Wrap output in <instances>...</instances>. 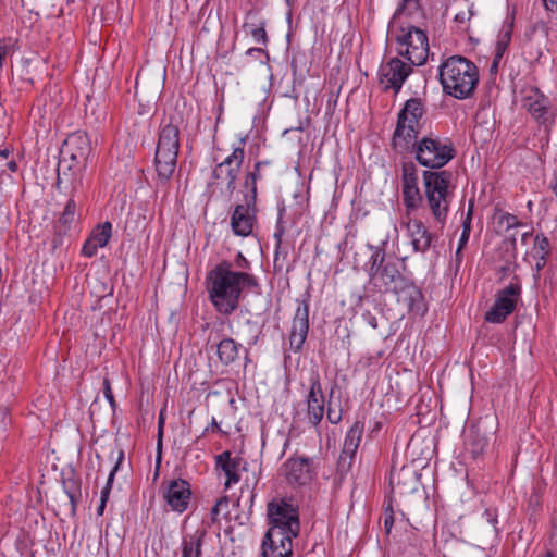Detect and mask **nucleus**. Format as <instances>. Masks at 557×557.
Wrapping results in <instances>:
<instances>
[{"label": "nucleus", "instance_id": "53", "mask_svg": "<svg viewBox=\"0 0 557 557\" xmlns=\"http://www.w3.org/2000/svg\"><path fill=\"white\" fill-rule=\"evenodd\" d=\"M550 188L553 193L557 196V171L553 175V180L550 182Z\"/></svg>", "mask_w": 557, "mask_h": 557}, {"label": "nucleus", "instance_id": "10", "mask_svg": "<svg viewBox=\"0 0 557 557\" xmlns=\"http://www.w3.org/2000/svg\"><path fill=\"white\" fill-rule=\"evenodd\" d=\"M438 76L444 91L457 99L470 96L479 82V72H438Z\"/></svg>", "mask_w": 557, "mask_h": 557}, {"label": "nucleus", "instance_id": "34", "mask_svg": "<svg viewBox=\"0 0 557 557\" xmlns=\"http://www.w3.org/2000/svg\"><path fill=\"white\" fill-rule=\"evenodd\" d=\"M532 251L534 256L547 257L549 253L548 239L545 236L536 235Z\"/></svg>", "mask_w": 557, "mask_h": 557}, {"label": "nucleus", "instance_id": "39", "mask_svg": "<svg viewBox=\"0 0 557 557\" xmlns=\"http://www.w3.org/2000/svg\"><path fill=\"white\" fill-rule=\"evenodd\" d=\"M103 394H104V397L107 398V400L109 401L111 408L114 409L116 406V403H115L114 396L112 394L109 379L103 380Z\"/></svg>", "mask_w": 557, "mask_h": 557}, {"label": "nucleus", "instance_id": "48", "mask_svg": "<svg viewBox=\"0 0 557 557\" xmlns=\"http://www.w3.org/2000/svg\"><path fill=\"white\" fill-rule=\"evenodd\" d=\"M261 165H262L261 161L256 162L253 170L251 172H248L246 175L253 176L255 180H260L261 178V173H260Z\"/></svg>", "mask_w": 557, "mask_h": 557}, {"label": "nucleus", "instance_id": "2", "mask_svg": "<svg viewBox=\"0 0 557 557\" xmlns=\"http://www.w3.org/2000/svg\"><path fill=\"white\" fill-rule=\"evenodd\" d=\"M371 250L368 269L370 284L380 293L393 292L397 296V301L405 305L409 311L421 310L422 294L399 272L397 262L387 259L385 250L380 247L371 246Z\"/></svg>", "mask_w": 557, "mask_h": 557}, {"label": "nucleus", "instance_id": "36", "mask_svg": "<svg viewBox=\"0 0 557 557\" xmlns=\"http://www.w3.org/2000/svg\"><path fill=\"white\" fill-rule=\"evenodd\" d=\"M499 224H504L506 226V228H512V227H518L521 225L520 221L518 220V218L513 214H510V213H504L500 218H499Z\"/></svg>", "mask_w": 557, "mask_h": 557}, {"label": "nucleus", "instance_id": "37", "mask_svg": "<svg viewBox=\"0 0 557 557\" xmlns=\"http://www.w3.org/2000/svg\"><path fill=\"white\" fill-rule=\"evenodd\" d=\"M472 15H473L472 5H470V7H467L466 9H463V10H460L458 13H456L454 20L457 23L463 24V23L470 21Z\"/></svg>", "mask_w": 557, "mask_h": 557}, {"label": "nucleus", "instance_id": "60", "mask_svg": "<svg viewBox=\"0 0 557 557\" xmlns=\"http://www.w3.org/2000/svg\"><path fill=\"white\" fill-rule=\"evenodd\" d=\"M294 0H286L287 5H293Z\"/></svg>", "mask_w": 557, "mask_h": 557}, {"label": "nucleus", "instance_id": "29", "mask_svg": "<svg viewBox=\"0 0 557 557\" xmlns=\"http://www.w3.org/2000/svg\"><path fill=\"white\" fill-rule=\"evenodd\" d=\"M111 233H112V224L110 222H104L91 232L89 238L99 248H102L109 243Z\"/></svg>", "mask_w": 557, "mask_h": 557}, {"label": "nucleus", "instance_id": "35", "mask_svg": "<svg viewBox=\"0 0 557 557\" xmlns=\"http://www.w3.org/2000/svg\"><path fill=\"white\" fill-rule=\"evenodd\" d=\"M227 506H228L227 497L224 496L216 500L215 505L211 508V511H210L211 521L213 523L216 522L221 508H223V507L227 508Z\"/></svg>", "mask_w": 557, "mask_h": 557}, {"label": "nucleus", "instance_id": "49", "mask_svg": "<svg viewBox=\"0 0 557 557\" xmlns=\"http://www.w3.org/2000/svg\"><path fill=\"white\" fill-rule=\"evenodd\" d=\"M8 53H9V48L5 45H2L0 42V67L3 66V60L5 59Z\"/></svg>", "mask_w": 557, "mask_h": 557}, {"label": "nucleus", "instance_id": "42", "mask_svg": "<svg viewBox=\"0 0 557 557\" xmlns=\"http://www.w3.org/2000/svg\"><path fill=\"white\" fill-rule=\"evenodd\" d=\"M393 524H394L393 509H392L391 505H388V507L385 510V516H384V528H385V531L387 534L391 532Z\"/></svg>", "mask_w": 557, "mask_h": 557}, {"label": "nucleus", "instance_id": "27", "mask_svg": "<svg viewBox=\"0 0 557 557\" xmlns=\"http://www.w3.org/2000/svg\"><path fill=\"white\" fill-rule=\"evenodd\" d=\"M419 33H423L421 29L408 25V26H400L397 30L395 37L396 41L398 44V51L401 53V49H406V47L412 49L413 47H417L416 38L418 37Z\"/></svg>", "mask_w": 557, "mask_h": 557}, {"label": "nucleus", "instance_id": "56", "mask_svg": "<svg viewBox=\"0 0 557 557\" xmlns=\"http://www.w3.org/2000/svg\"><path fill=\"white\" fill-rule=\"evenodd\" d=\"M369 324H370L373 329H376V327H377L376 319H375L374 317H370V319H369Z\"/></svg>", "mask_w": 557, "mask_h": 557}, {"label": "nucleus", "instance_id": "52", "mask_svg": "<svg viewBox=\"0 0 557 557\" xmlns=\"http://www.w3.org/2000/svg\"><path fill=\"white\" fill-rule=\"evenodd\" d=\"M547 10H557V0H543Z\"/></svg>", "mask_w": 557, "mask_h": 557}, {"label": "nucleus", "instance_id": "20", "mask_svg": "<svg viewBox=\"0 0 557 557\" xmlns=\"http://www.w3.org/2000/svg\"><path fill=\"white\" fill-rule=\"evenodd\" d=\"M363 430L364 424L360 421H356L348 430L344 441L342 454L338 460L341 466H350L351 460L354 459L355 454L359 447Z\"/></svg>", "mask_w": 557, "mask_h": 557}, {"label": "nucleus", "instance_id": "12", "mask_svg": "<svg viewBox=\"0 0 557 557\" xmlns=\"http://www.w3.org/2000/svg\"><path fill=\"white\" fill-rule=\"evenodd\" d=\"M403 201L406 207L407 215L419 208L423 201V197L420 194L418 187V174L417 168L412 162H406L403 164Z\"/></svg>", "mask_w": 557, "mask_h": 557}, {"label": "nucleus", "instance_id": "9", "mask_svg": "<svg viewBox=\"0 0 557 557\" xmlns=\"http://www.w3.org/2000/svg\"><path fill=\"white\" fill-rule=\"evenodd\" d=\"M245 159L243 146L233 148V151L223 161L215 164L212 171V184L225 183L226 191L232 195L236 189V180Z\"/></svg>", "mask_w": 557, "mask_h": 557}, {"label": "nucleus", "instance_id": "13", "mask_svg": "<svg viewBox=\"0 0 557 557\" xmlns=\"http://www.w3.org/2000/svg\"><path fill=\"white\" fill-rule=\"evenodd\" d=\"M257 205L243 201L234 207L231 215V227L235 235L249 236L257 222Z\"/></svg>", "mask_w": 557, "mask_h": 557}, {"label": "nucleus", "instance_id": "40", "mask_svg": "<svg viewBox=\"0 0 557 557\" xmlns=\"http://www.w3.org/2000/svg\"><path fill=\"white\" fill-rule=\"evenodd\" d=\"M250 34L256 42L263 45L267 42V33L263 26L251 29Z\"/></svg>", "mask_w": 557, "mask_h": 557}, {"label": "nucleus", "instance_id": "14", "mask_svg": "<svg viewBox=\"0 0 557 557\" xmlns=\"http://www.w3.org/2000/svg\"><path fill=\"white\" fill-rule=\"evenodd\" d=\"M324 395L318 374L310 379V389L307 396V418L311 425L317 426L322 421L325 412Z\"/></svg>", "mask_w": 557, "mask_h": 557}, {"label": "nucleus", "instance_id": "44", "mask_svg": "<svg viewBox=\"0 0 557 557\" xmlns=\"http://www.w3.org/2000/svg\"><path fill=\"white\" fill-rule=\"evenodd\" d=\"M234 265L238 269L246 270V269H249L250 264H249L248 260L246 259V257L239 251L235 256Z\"/></svg>", "mask_w": 557, "mask_h": 557}, {"label": "nucleus", "instance_id": "22", "mask_svg": "<svg viewBox=\"0 0 557 557\" xmlns=\"http://www.w3.org/2000/svg\"><path fill=\"white\" fill-rule=\"evenodd\" d=\"M521 296V285L518 282H512L503 289L496 293L495 302L503 307L506 312L510 314L515 311L516 306Z\"/></svg>", "mask_w": 557, "mask_h": 557}, {"label": "nucleus", "instance_id": "31", "mask_svg": "<svg viewBox=\"0 0 557 557\" xmlns=\"http://www.w3.org/2000/svg\"><path fill=\"white\" fill-rule=\"evenodd\" d=\"M123 459H124V453H123V450H120L116 463H115V466L113 467V469L111 470V472H110V474L108 476L106 486L101 491V504H100V506L98 508V513L99 515H102V512H103V509H104V506H106V502H107V499L109 497V494H110V491H111V487H112L114 475H115L120 465L122 463Z\"/></svg>", "mask_w": 557, "mask_h": 557}, {"label": "nucleus", "instance_id": "6", "mask_svg": "<svg viewBox=\"0 0 557 557\" xmlns=\"http://www.w3.org/2000/svg\"><path fill=\"white\" fill-rule=\"evenodd\" d=\"M450 182L451 173L449 171H424L423 187L426 206L431 211L433 219L444 225L449 212L450 206Z\"/></svg>", "mask_w": 557, "mask_h": 557}, {"label": "nucleus", "instance_id": "11", "mask_svg": "<svg viewBox=\"0 0 557 557\" xmlns=\"http://www.w3.org/2000/svg\"><path fill=\"white\" fill-rule=\"evenodd\" d=\"M417 47L412 49L406 47L399 53L407 62L399 59H392L388 62V70H411L412 66H421L429 55V42L424 33H419L416 38Z\"/></svg>", "mask_w": 557, "mask_h": 557}, {"label": "nucleus", "instance_id": "15", "mask_svg": "<svg viewBox=\"0 0 557 557\" xmlns=\"http://www.w3.org/2000/svg\"><path fill=\"white\" fill-rule=\"evenodd\" d=\"M407 218L408 220L404 224L407 230V235L410 238L412 249L414 252L424 253L431 248L436 237L426 228L421 220L411 219L409 215H407Z\"/></svg>", "mask_w": 557, "mask_h": 557}, {"label": "nucleus", "instance_id": "51", "mask_svg": "<svg viewBox=\"0 0 557 557\" xmlns=\"http://www.w3.org/2000/svg\"><path fill=\"white\" fill-rule=\"evenodd\" d=\"M66 493H67V497H69L70 504L72 507V511H75L76 503H77V494L73 493V492H66Z\"/></svg>", "mask_w": 557, "mask_h": 557}, {"label": "nucleus", "instance_id": "30", "mask_svg": "<svg viewBox=\"0 0 557 557\" xmlns=\"http://www.w3.org/2000/svg\"><path fill=\"white\" fill-rule=\"evenodd\" d=\"M476 70V66L461 55H453L446 59L437 70Z\"/></svg>", "mask_w": 557, "mask_h": 557}, {"label": "nucleus", "instance_id": "4", "mask_svg": "<svg viewBox=\"0 0 557 557\" xmlns=\"http://www.w3.org/2000/svg\"><path fill=\"white\" fill-rule=\"evenodd\" d=\"M270 528L262 540L261 549L292 556L293 540L299 535L298 506L292 498H274L267 506Z\"/></svg>", "mask_w": 557, "mask_h": 557}, {"label": "nucleus", "instance_id": "46", "mask_svg": "<svg viewBox=\"0 0 557 557\" xmlns=\"http://www.w3.org/2000/svg\"><path fill=\"white\" fill-rule=\"evenodd\" d=\"M248 55H251L253 58H262L269 59V55L265 53V51L261 48H251L247 51Z\"/></svg>", "mask_w": 557, "mask_h": 557}, {"label": "nucleus", "instance_id": "50", "mask_svg": "<svg viewBox=\"0 0 557 557\" xmlns=\"http://www.w3.org/2000/svg\"><path fill=\"white\" fill-rule=\"evenodd\" d=\"M260 557H290V556H283L282 554H276L275 550L261 549Z\"/></svg>", "mask_w": 557, "mask_h": 557}, {"label": "nucleus", "instance_id": "17", "mask_svg": "<svg viewBox=\"0 0 557 557\" xmlns=\"http://www.w3.org/2000/svg\"><path fill=\"white\" fill-rule=\"evenodd\" d=\"M311 460L306 457H292L284 463L286 480L293 485H305L311 480Z\"/></svg>", "mask_w": 557, "mask_h": 557}, {"label": "nucleus", "instance_id": "43", "mask_svg": "<svg viewBox=\"0 0 557 557\" xmlns=\"http://www.w3.org/2000/svg\"><path fill=\"white\" fill-rule=\"evenodd\" d=\"M330 404L331 403L329 401L326 418L330 421V423L337 424L342 420V413L341 411H335L334 409H332Z\"/></svg>", "mask_w": 557, "mask_h": 557}, {"label": "nucleus", "instance_id": "55", "mask_svg": "<svg viewBox=\"0 0 557 557\" xmlns=\"http://www.w3.org/2000/svg\"><path fill=\"white\" fill-rule=\"evenodd\" d=\"M282 235H283V230H278L277 232H275L274 234V237L276 238V242H277V247L280 246L281 244V240H282Z\"/></svg>", "mask_w": 557, "mask_h": 557}, {"label": "nucleus", "instance_id": "54", "mask_svg": "<svg viewBox=\"0 0 557 557\" xmlns=\"http://www.w3.org/2000/svg\"><path fill=\"white\" fill-rule=\"evenodd\" d=\"M146 78L147 77L145 75H143V72H138L137 76H136V79H135V87L136 88L138 87L140 79L145 81Z\"/></svg>", "mask_w": 557, "mask_h": 557}, {"label": "nucleus", "instance_id": "23", "mask_svg": "<svg viewBox=\"0 0 557 557\" xmlns=\"http://www.w3.org/2000/svg\"><path fill=\"white\" fill-rule=\"evenodd\" d=\"M206 536L205 530H198L188 537L182 541V556L181 557H201L202 544Z\"/></svg>", "mask_w": 557, "mask_h": 557}, {"label": "nucleus", "instance_id": "18", "mask_svg": "<svg viewBox=\"0 0 557 557\" xmlns=\"http://www.w3.org/2000/svg\"><path fill=\"white\" fill-rule=\"evenodd\" d=\"M309 331V306L304 302L296 310L289 336L290 348L299 351L307 338Z\"/></svg>", "mask_w": 557, "mask_h": 557}, {"label": "nucleus", "instance_id": "7", "mask_svg": "<svg viewBox=\"0 0 557 557\" xmlns=\"http://www.w3.org/2000/svg\"><path fill=\"white\" fill-rule=\"evenodd\" d=\"M180 149V128L173 123L165 124L160 133L154 154L158 180L165 184L172 177Z\"/></svg>", "mask_w": 557, "mask_h": 557}, {"label": "nucleus", "instance_id": "28", "mask_svg": "<svg viewBox=\"0 0 557 557\" xmlns=\"http://www.w3.org/2000/svg\"><path fill=\"white\" fill-rule=\"evenodd\" d=\"M410 73L411 72H392L391 76V72L383 73L380 77V82L382 84L385 83L383 89L387 90L389 88H393L396 92L399 91L405 79L408 77Z\"/></svg>", "mask_w": 557, "mask_h": 557}, {"label": "nucleus", "instance_id": "5", "mask_svg": "<svg viewBox=\"0 0 557 557\" xmlns=\"http://www.w3.org/2000/svg\"><path fill=\"white\" fill-rule=\"evenodd\" d=\"M91 151L90 140L85 132L70 134L63 143L61 159L58 166L57 187L76 190L82 185V178Z\"/></svg>", "mask_w": 557, "mask_h": 557}, {"label": "nucleus", "instance_id": "8", "mask_svg": "<svg viewBox=\"0 0 557 557\" xmlns=\"http://www.w3.org/2000/svg\"><path fill=\"white\" fill-rule=\"evenodd\" d=\"M523 108L536 121L540 127H543L544 136L540 139L541 147L544 148L549 141V132L555 122L556 111L547 96L539 88L531 87L524 90Z\"/></svg>", "mask_w": 557, "mask_h": 557}, {"label": "nucleus", "instance_id": "26", "mask_svg": "<svg viewBox=\"0 0 557 557\" xmlns=\"http://www.w3.org/2000/svg\"><path fill=\"white\" fill-rule=\"evenodd\" d=\"M510 41H511V27L506 26L499 32V34L497 36V40L495 44V50H494V57H493V61H492L490 70H498V67L500 65V60H502L504 53L506 52Z\"/></svg>", "mask_w": 557, "mask_h": 557}, {"label": "nucleus", "instance_id": "32", "mask_svg": "<svg viewBox=\"0 0 557 557\" xmlns=\"http://www.w3.org/2000/svg\"><path fill=\"white\" fill-rule=\"evenodd\" d=\"M257 182L253 176L245 175L244 188L246 191L244 193L243 201L257 205Z\"/></svg>", "mask_w": 557, "mask_h": 557}, {"label": "nucleus", "instance_id": "16", "mask_svg": "<svg viewBox=\"0 0 557 557\" xmlns=\"http://www.w3.org/2000/svg\"><path fill=\"white\" fill-rule=\"evenodd\" d=\"M191 497L190 485L186 480L176 479L169 483L164 499L173 511L182 513L188 507Z\"/></svg>", "mask_w": 557, "mask_h": 557}, {"label": "nucleus", "instance_id": "21", "mask_svg": "<svg viewBox=\"0 0 557 557\" xmlns=\"http://www.w3.org/2000/svg\"><path fill=\"white\" fill-rule=\"evenodd\" d=\"M488 441L479 425H470L465 435V448L473 458L481 456L487 447Z\"/></svg>", "mask_w": 557, "mask_h": 557}, {"label": "nucleus", "instance_id": "47", "mask_svg": "<svg viewBox=\"0 0 557 557\" xmlns=\"http://www.w3.org/2000/svg\"><path fill=\"white\" fill-rule=\"evenodd\" d=\"M534 258L536 259V262H535V265H534V269H535V272H536V276H539V273L540 271L545 267L546 264V258L547 257H543V256H534Z\"/></svg>", "mask_w": 557, "mask_h": 557}, {"label": "nucleus", "instance_id": "45", "mask_svg": "<svg viewBox=\"0 0 557 557\" xmlns=\"http://www.w3.org/2000/svg\"><path fill=\"white\" fill-rule=\"evenodd\" d=\"M469 237H470V233H465V232L461 233V236L459 238L458 248H457V251H456L457 259H459V257L461 255V250L467 245V243L469 240Z\"/></svg>", "mask_w": 557, "mask_h": 557}, {"label": "nucleus", "instance_id": "19", "mask_svg": "<svg viewBox=\"0 0 557 557\" xmlns=\"http://www.w3.org/2000/svg\"><path fill=\"white\" fill-rule=\"evenodd\" d=\"M243 459L240 457H233L231 451L226 450L215 456V468L221 470L226 476L224 487L227 490L233 484L240 480L239 469Z\"/></svg>", "mask_w": 557, "mask_h": 557}, {"label": "nucleus", "instance_id": "62", "mask_svg": "<svg viewBox=\"0 0 557 557\" xmlns=\"http://www.w3.org/2000/svg\"><path fill=\"white\" fill-rule=\"evenodd\" d=\"M528 236H529V233H524V234H523V239H524V238H528Z\"/></svg>", "mask_w": 557, "mask_h": 557}, {"label": "nucleus", "instance_id": "61", "mask_svg": "<svg viewBox=\"0 0 557 557\" xmlns=\"http://www.w3.org/2000/svg\"><path fill=\"white\" fill-rule=\"evenodd\" d=\"M555 535H557V528H555V530L553 531L552 536H555Z\"/></svg>", "mask_w": 557, "mask_h": 557}, {"label": "nucleus", "instance_id": "57", "mask_svg": "<svg viewBox=\"0 0 557 557\" xmlns=\"http://www.w3.org/2000/svg\"><path fill=\"white\" fill-rule=\"evenodd\" d=\"M211 426L215 428V429H219V424H218V422H216V420L214 418H212Z\"/></svg>", "mask_w": 557, "mask_h": 557}, {"label": "nucleus", "instance_id": "33", "mask_svg": "<svg viewBox=\"0 0 557 557\" xmlns=\"http://www.w3.org/2000/svg\"><path fill=\"white\" fill-rule=\"evenodd\" d=\"M508 315H510V313L506 312L503 307L494 301L491 309L485 313V321L490 323H503Z\"/></svg>", "mask_w": 557, "mask_h": 557}, {"label": "nucleus", "instance_id": "59", "mask_svg": "<svg viewBox=\"0 0 557 557\" xmlns=\"http://www.w3.org/2000/svg\"><path fill=\"white\" fill-rule=\"evenodd\" d=\"M162 424H163V419L162 417H160L159 419V431L161 432V429H162Z\"/></svg>", "mask_w": 557, "mask_h": 557}, {"label": "nucleus", "instance_id": "24", "mask_svg": "<svg viewBox=\"0 0 557 557\" xmlns=\"http://www.w3.org/2000/svg\"><path fill=\"white\" fill-rule=\"evenodd\" d=\"M75 212H76V203L73 199H70L64 208V211L62 215L60 216L57 225L58 235L53 238L52 245L55 248L58 245L61 244L60 235L62 233H65L71 224L75 220Z\"/></svg>", "mask_w": 557, "mask_h": 557}, {"label": "nucleus", "instance_id": "41", "mask_svg": "<svg viewBox=\"0 0 557 557\" xmlns=\"http://www.w3.org/2000/svg\"><path fill=\"white\" fill-rule=\"evenodd\" d=\"M473 202L471 201L468 207L467 215L462 222V232L470 233L471 232V220L473 214Z\"/></svg>", "mask_w": 557, "mask_h": 557}, {"label": "nucleus", "instance_id": "63", "mask_svg": "<svg viewBox=\"0 0 557 557\" xmlns=\"http://www.w3.org/2000/svg\"><path fill=\"white\" fill-rule=\"evenodd\" d=\"M158 447L161 448V440H159Z\"/></svg>", "mask_w": 557, "mask_h": 557}, {"label": "nucleus", "instance_id": "1", "mask_svg": "<svg viewBox=\"0 0 557 557\" xmlns=\"http://www.w3.org/2000/svg\"><path fill=\"white\" fill-rule=\"evenodd\" d=\"M424 113L425 108L421 99L407 100L398 113L392 145L400 153L414 152L416 160L422 166L441 169L455 157V150L450 143L432 135L417 140L420 132V119Z\"/></svg>", "mask_w": 557, "mask_h": 557}, {"label": "nucleus", "instance_id": "3", "mask_svg": "<svg viewBox=\"0 0 557 557\" xmlns=\"http://www.w3.org/2000/svg\"><path fill=\"white\" fill-rule=\"evenodd\" d=\"M209 298L222 314L233 313L245 288L258 287L257 278L244 271H234L230 261H221L207 276Z\"/></svg>", "mask_w": 557, "mask_h": 557}, {"label": "nucleus", "instance_id": "25", "mask_svg": "<svg viewBox=\"0 0 557 557\" xmlns=\"http://www.w3.org/2000/svg\"><path fill=\"white\" fill-rule=\"evenodd\" d=\"M238 347L239 345L233 338H223L216 345L219 360L225 366L233 363L238 357Z\"/></svg>", "mask_w": 557, "mask_h": 557}, {"label": "nucleus", "instance_id": "38", "mask_svg": "<svg viewBox=\"0 0 557 557\" xmlns=\"http://www.w3.org/2000/svg\"><path fill=\"white\" fill-rule=\"evenodd\" d=\"M98 249H99V247L90 238H88L85 242V244L83 245L82 253L85 257L90 258V257H94L97 253Z\"/></svg>", "mask_w": 557, "mask_h": 557}, {"label": "nucleus", "instance_id": "58", "mask_svg": "<svg viewBox=\"0 0 557 557\" xmlns=\"http://www.w3.org/2000/svg\"><path fill=\"white\" fill-rule=\"evenodd\" d=\"M166 78V72H163V74L161 75V77L159 78V81H161L162 83H164Z\"/></svg>", "mask_w": 557, "mask_h": 557}]
</instances>
